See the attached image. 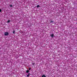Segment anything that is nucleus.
I'll use <instances>...</instances> for the list:
<instances>
[{"mask_svg": "<svg viewBox=\"0 0 77 77\" xmlns=\"http://www.w3.org/2000/svg\"><path fill=\"white\" fill-rule=\"evenodd\" d=\"M8 35H9V33H8V32H5V36H7Z\"/></svg>", "mask_w": 77, "mask_h": 77, "instance_id": "f257e3e1", "label": "nucleus"}, {"mask_svg": "<svg viewBox=\"0 0 77 77\" xmlns=\"http://www.w3.org/2000/svg\"><path fill=\"white\" fill-rule=\"evenodd\" d=\"M51 37H52H52H53L54 36V34H52L51 35Z\"/></svg>", "mask_w": 77, "mask_h": 77, "instance_id": "f03ea898", "label": "nucleus"}, {"mask_svg": "<svg viewBox=\"0 0 77 77\" xmlns=\"http://www.w3.org/2000/svg\"><path fill=\"white\" fill-rule=\"evenodd\" d=\"M27 77H29V76H30V73H29L27 75Z\"/></svg>", "mask_w": 77, "mask_h": 77, "instance_id": "7ed1b4c3", "label": "nucleus"}, {"mask_svg": "<svg viewBox=\"0 0 77 77\" xmlns=\"http://www.w3.org/2000/svg\"><path fill=\"white\" fill-rule=\"evenodd\" d=\"M42 77H46V76L45 75H42Z\"/></svg>", "mask_w": 77, "mask_h": 77, "instance_id": "20e7f679", "label": "nucleus"}, {"mask_svg": "<svg viewBox=\"0 0 77 77\" xmlns=\"http://www.w3.org/2000/svg\"><path fill=\"white\" fill-rule=\"evenodd\" d=\"M29 72V70H27L26 72V73H28Z\"/></svg>", "mask_w": 77, "mask_h": 77, "instance_id": "39448f33", "label": "nucleus"}, {"mask_svg": "<svg viewBox=\"0 0 77 77\" xmlns=\"http://www.w3.org/2000/svg\"><path fill=\"white\" fill-rule=\"evenodd\" d=\"M50 23H54V21H53V20H51L50 21Z\"/></svg>", "mask_w": 77, "mask_h": 77, "instance_id": "423d86ee", "label": "nucleus"}, {"mask_svg": "<svg viewBox=\"0 0 77 77\" xmlns=\"http://www.w3.org/2000/svg\"><path fill=\"white\" fill-rule=\"evenodd\" d=\"M8 23H10V20H8L7 21Z\"/></svg>", "mask_w": 77, "mask_h": 77, "instance_id": "0eeeda50", "label": "nucleus"}, {"mask_svg": "<svg viewBox=\"0 0 77 77\" xmlns=\"http://www.w3.org/2000/svg\"><path fill=\"white\" fill-rule=\"evenodd\" d=\"M39 7H40L39 5H37V8H39Z\"/></svg>", "mask_w": 77, "mask_h": 77, "instance_id": "6e6552de", "label": "nucleus"}, {"mask_svg": "<svg viewBox=\"0 0 77 77\" xmlns=\"http://www.w3.org/2000/svg\"><path fill=\"white\" fill-rule=\"evenodd\" d=\"M35 63H32V65H35Z\"/></svg>", "mask_w": 77, "mask_h": 77, "instance_id": "1a4fd4ad", "label": "nucleus"}, {"mask_svg": "<svg viewBox=\"0 0 77 77\" xmlns=\"http://www.w3.org/2000/svg\"><path fill=\"white\" fill-rule=\"evenodd\" d=\"M10 7H12V5H10Z\"/></svg>", "mask_w": 77, "mask_h": 77, "instance_id": "9d476101", "label": "nucleus"}, {"mask_svg": "<svg viewBox=\"0 0 77 77\" xmlns=\"http://www.w3.org/2000/svg\"><path fill=\"white\" fill-rule=\"evenodd\" d=\"M13 33H15V31H14L13 32Z\"/></svg>", "mask_w": 77, "mask_h": 77, "instance_id": "9b49d317", "label": "nucleus"}, {"mask_svg": "<svg viewBox=\"0 0 77 77\" xmlns=\"http://www.w3.org/2000/svg\"><path fill=\"white\" fill-rule=\"evenodd\" d=\"M29 70H30V69H31V68H29Z\"/></svg>", "mask_w": 77, "mask_h": 77, "instance_id": "f8f14e48", "label": "nucleus"}, {"mask_svg": "<svg viewBox=\"0 0 77 77\" xmlns=\"http://www.w3.org/2000/svg\"><path fill=\"white\" fill-rule=\"evenodd\" d=\"M2 12V10L0 9V12Z\"/></svg>", "mask_w": 77, "mask_h": 77, "instance_id": "ddd939ff", "label": "nucleus"}]
</instances>
